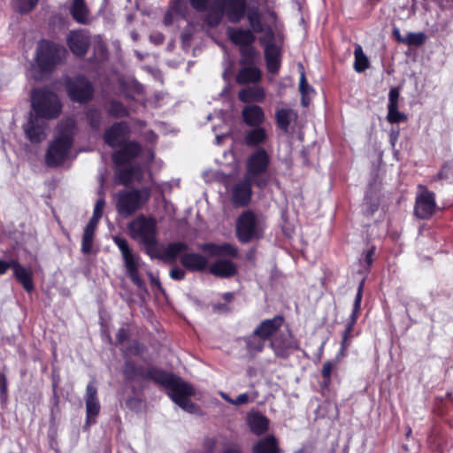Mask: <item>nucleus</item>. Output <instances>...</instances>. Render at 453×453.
<instances>
[{
  "label": "nucleus",
  "instance_id": "f257e3e1",
  "mask_svg": "<svg viewBox=\"0 0 453 453\" xmlns=\"http://www.w3.org/2000/svg\"><path fill=\"white\" fill-rule=\"evenodd\" d=\"M247 19L252 30L229 28L227 30L229 38L234 43L242 47V55L249 61L258 55L257 50L251 47L256 40L254 33H261L259 42L264 46L267 70L272 73H278L280 67L282 39L273 32V26L276 22L275 13L269 12L268 19L265 20L258 10L253 8L248 11Z\"/></svg>",
  "mask_w": 453,
  "mask_h": 453
},
{
  "label": "nucleus",
  "instance_id": "f03ea898",
  "mask_svg": "<svg viewBox=\"0 0 453 453\" xmlns=\"http://www.w3.org/2000/svg\"><path fill=\"white\" fill-rule=\"evenodd\" d=\"M31 111L24 127L27 137L31 142H41L47 136L46 120L57 118L61 111L58 96L44 88L34 89L31 94Z\"/></svg>",
  "mask_w": 453,
  "mask_h": 453
},
{
  "label": "nucleus",
  "instance_id": "7ed1b4c3",
  "mask_svg": "<svg viewBox=\"0 0 453 453\" xmlns=\"http://www.w3.org/2000/svg\"><path fill=\"white\" fill-rule=\"evenodd\" d=\"M150 375L155 381L166 388L168 395L182 410L189 413L196 411V407L189 399L191 395H195V389L190 384L180 377L160 370H153Z\"/></svg>",
  "mask_w": 453,
  "mask_h": 453
},
{
  "label": "nucleus",
  "instance_id": "20e7f679",
  "mask_svg": "<svg viewBox=\"0 0 453 453\" xmlns=\"http://www.w3.org/2000/svg\"><path fill=\"white\" fill-rule=\"evenodd\" d=\"M129 130L125 123H117L104 133L105 143L111 147H121V150L113 155L114 161L120 165L134 157L141 150L136 142H127Z\"/></svg>",
  "mask_w": 453,
  "mask_h": 453
},
{
  "label": "nucleus",
  "instance_id": "39448f33",
  "mask_svg": "<svg viewBox=\"0 0 453 453\" xmlns=\"http://www.w3.org/2000/svg\"><path fill=\"white\" fill-rule=\"evenodd\" d=\"M74 129L73 119H67L59 126V134L50 145L46 161L49 165H58L69 157Z\"/></svg>",
  "mask_w": 453,
  "mask_h": 453
},
{
  "label": "nucleus",
  "instance_id": "423d86ee",
  "mask_svg": "<svg viewBox=\"0 0 453 453\" xmlns=\"http://www.w3.org/2000/svg\"><path fill=\"white\" fill-rule=\"evenodd\" d=\"M203 251L211 257H216L218 259L211 265L210 272L219 277H230L236 273V267L229 259L224 257H234L237 254L236 249L230 244H206L203 248Z\"/></svg>",
  "mask_w": 453,
  "mask_h": 453
},
{
  "label": "nucleus",
  "instance_id": "0eeeda50",
  "mask_svg": "<svg viewBox=\"0 0 453 453\" xmlns=\"http://www.w3.org/2000/svg\"><path fill=\"white\" fill-rule=\"evenodd\" d=\"M270 163V155L262 148L257 149L247 157L245 175L259 188H265L269 183L270 179L266 173Z\"/></svg>",
  "mask_w": 453,
  "mask_h": 453
},
{
  "label": "nucleus",
  "instance_id": "6e6552de",
  "mask_svg": "<svg viewBox=\"0 0 453 453\" xmlns=\"http://www.w3.org/2000/svg\"><path fill=\"white\" fill-rule=\"evenodd\" d=\"M247 9L246 0H215L216 12H211L207 17V23L211 26H217L226 14L231 22H239L245 15Z\"/></svg>",
  "mask_w": 453,
  "mask_h": 453
},
{
  "label": "nucleus",
  "instance_id": "1a4fd4ad",
  "mask_svg": "<svg viewBox=\"0 0 453 453\" xmlns=\"http://www.w3.org/2000/svg\"><path fill=\"white\" fill-rule=\"evenodd\" d=\"M127 231L132 239L147 246L156 243V221L151 218L137 217L128 224Z\"/></svg>",
  "mask_w": 453,
  "mask_h": 453
},
{
  "label": "nucleus",
  "instance_id": "9d476101",
  "mask_svg": "<svg viewBox=\"0 0 453 453\" xmlns=\"http://www.w3.org/2000/svg\"><path fill=\"white\" fill-rule=\"evenodd\" d=\"M65 54L66 50L63 46L42 41L37 47L36 63L42 71H50Z\"/></svg>",
  "mask_w": 453,
  "mask_h": 453
},
{
  "label": "nucleus",
  "instance_id": "9b49d317",
  "mask_svg": "<svg viewBox=\"0 0 453 453\" xmlns=\"http://www.w3.org/2000/svg\"><path fill=\"white\" fill-rule=\"evenodd\" d=\"M148 198V191L123 190L117 194L116 209L121 216L128 217L140 209Z\"/></svg>",
  "mask_w": 453,
  "mask_h": 453
},
{
  "label": "nucleus",
  "instance_id": "f8f14e48",
  "mask_svg": "<svg viewBox=\"0 0 453 453\" xmlns=\"http://www.w3.org/2000/svg\"><path fill=\"white\" fill-rule=\"evenodd\" d=\"M113 242L121 252L127 272L132 281L137 286H141L142 280L139 276V270L142 267L143 264L140 257L132 253L128 247L127 242L124 238L120 236H114Z\"/></svg>",
  "mask_w": 453,
  "mask_h": 453
},
{
  "label": "nucleus",
  "instance_id": "ddd939ff",
  "mask_svg": "<svg viewBox=\"0 0 453 453\" xmlns=\"http://www.w3.org/2000/svg\"><path fill=\"white\" fill-rule=\"evenodd\" d=\"M236 230L240 241L247 242L261 235L263 225L252 212L245 211L237 221Z\"/></svg>",
  "mask_w": 453,
  "mask_h": 453
},
{
  "label": "nucleus",
  "instance_id": "4468645a",
  "mask_svg": "<svg viewBox=\"0 0 453 453\" xmlns=\"http://www.w3.org/2000/svg\"><path fill=\"white\" fill-rule=\"evenodd\" d=\"M104 204L105 202L104 198H100L96 201V203L94 208L93 216L84 229L81 242V251L85 254H88L92 250L95 231L97 226V223L102 217Z\"/></svg>",
  "mask_w": 453,
  "mask_h": 453
},
{
  "label": "nucleus",
  "instance_id": "2eb2a0df",
  "mask_svg": "<svg viewBox=\"0 0 453 453\" xmlns=\"http://www.w3.org/2000/svg\"><path fill=\"white\" fill-rule=\"evenodd\" d=\"M435 210L434 193L428 191L425 187L418 186V192L416 197L415 214L422 219L432 216Z\"/></svg>",
  "mask_w": 453,
  "mask_h": 453
},
{
  "label": "nucleus",
  "instance_id": "dca6fc26",
  "mask_svg": "<svg viewBox=\"0 0 453 453\" xmlns=\"http://www.w3.org/2000/svg\"><path fill=\"white\" fill-rule=\"evenodd\" d=\"M66 87L68 95L73 101L82 103L92 96V87L90 83L82 77L68 81Z\"/></svg>",
  "mask_w": 453,
  "mask_h": 453
},
{
  "label": "nucleus",
  "instance_id": "f3484780",
  "mask_svg": "<svg viewBox=\"0 0 453 453\" xmlns=\"http://www.w3.org/2000/svg\"><path fill=\"white\" fill-rule=\"evenodd\" d=\"M399 89L392 88L388 93V113L386 117L387 120L391 124L406 122L408 119L407 115L399 111Z\"/></svg>",
  "mask_w": 453,
  "mask_h": 453
},
{
  "label": "nucleus",
  "instance_id": "a211bd4d",
  "mask_svg": "<svg viewBox=\"0 0 453 453\" xmlns=\"http://www.w3.org/2000/svg\"><path fill=\"white\" fill-rule=\"evenodd\" d=\"M251 183H253L252 180L248 179L245 175L242 180L234 184L232 189V198L235 204L243 206L249 203L252 195Z\"/></svg>",
  "mask_w": 453,
  "mask_h": 453
},
{
  "label": "nucleus",
  "instance_id": "6ab92c4d",
  "mask_svg": "<svg viewBox=\"0 0 453 453\" xmlns=\"http://www.w3.org/2000/svg\"><path fill=\"white\" fill-rule=\"evenodd\" d=\"M271 347L276 356L286 357L292 350L298 349V342L290 334H288L285 336L275 337L271 342Z\"/></svg>",
  "mask_w": 453,
  "mask_h": 453
},
{
  "label": "nucleus",
  "instance_id": "aec40b11",
  "mask_svg": "<svg viewBox=\"0 0 453 453\" xmlns=\"http://www.w3.org/2000/svg\"><path fill=\"white\" fill-rule=\"evenodd\" d=\"M67 44L73 54L83 56L88 48L89 37L83 30L72 31L67 36Z\"/></svg>",
  "mask_w": 453,
  "mask_h": 453
},
{
  "label": "nucleus",
  "instance_id": "412c9836",
  "mask_svg": "<svg viewBox=\"0 0 453 453\" xmlns=\"http://www.w3.org/2000/svg\"><path fill=\"white\" fill-rule=\"evenodd\" d=\"M97 389L93 383H88L86 388V412H87V424L95 422L96 417L100 411V404L96 397Z\"/></svg>",
  "mask_w": 453,
  "mask_h": 453
},
{
  "label": "nucleus",
  "instance_id": "4be33fe9",
  "mask_svg": "<svg viewBox=\"0 0 453 453\" xmlns=\"http://www.w3.org/2000/svg\"><path fill=\"white\" fill-rule=\"evenodd\" d=\"M283 319L281 317H274L271 319H265L254 330L255 336L262 339H268L273 335L282 326Z\"/></svg>",
  "mask_w": 453,
  "mask_h": 453
},
{
  "label": "nucleus",
  "instance_id": "5701e85b",
  "mask_svg": "<svg viewBox=\"0 0 453 453\" xmlns=\"http://www.w3.org/2000/svg\"><path fill=\"white\" fill-rule=\"evenodd\" d=\"M12 271L15 278L22 285L24 289L27 292H31L34 289L32 271L24 267L16 260H12Z\"/></svg>",
  "mask_w": 453,
  "mask_h": 453
},
{
  "label": "nucleus",
  "instance_id": "b1692460",
  "mask_svg": "<svg viewBox=\"0 0 453 453\" xmlns=\"http://www.w3.org/2000/svg\"><path fill=\"white\" fill-rule=\"evenodd\" d=\"M247 425L253 434L260 435L268 430L269 419L261 413L250 412L247 415Z\"/></svg>",
  "mask_w": 453,
  "mask_h": 453
},
{
  "label": "nucleus",
  "instance_id": "393cba45",
  "mask_svg": "<svg viewBox=\"0 0 453 453\" xmlns=\"http://www.w3.org/2000/svg\"><path fill=\"white\" fill-rule=\"evenodd\" d=\"M70 12L78 23L87 24L90 21V12L84 0H72Z\"/></svg>",
  "mask_w": 453,
  "mask_h": 453
},
{
  "label": "nucleus",
  "instance_id": "a878e982",
  "mask_svg": "<svg viewBox=\"0 0 453 453\" xmlns=\"http://www.w3.org/2000/svg\"><path fill=\"white\" fill-rule=\"evenodd\" d=\"M242 118L247 125L257 127L264 122L265 114L260 106L253 104L243 108Z\"/></svg>",
  "mask_w": 453,
  "mask_h": 453
},
{
  "label": "nucleus",
  "instance_id": "bb28decb",
  "mask_svg": "<svg viewBox=\"0 0 453 453\" xmlns=\"http://www.w3.org/2000/svg\"><path fill=\"white\" fill-rule=\"evenodd\" d=\"M253 453H279L278 441L273 435L257 441L252 448Z\"/></svg>",
  "mask_w": 453,
  "mask_h": 453
},
{
  "label": "nucleus",
  "instance_id": "cd10ccee",
  "mask_svg": "<svg viewBox=\"0 0 453 453\" xmlns=\"http://www.w3.org/2000/svg\"><path fill=\"white\" fill-rule=\"evenodd\" d=\"M180 261L186 268L191 271L203 270L208 264L204 257L195 253L182 255Z\"/></svg>",
  "mask_w": 453,
  "mask_h": 453
},
{
  "label": "nucleus",
  "instance_id": "c85d7f7f",
  "mask_svg": "<svg viewBox=\"0 0 453 453\" xmlns=\"http://www.w3.org/2000/svg\"><path fill=\"white\" fill-rule=\"evenodd\" d=\"M275 118L278 127L280 129L287 131L288 126L296 120L297 114L290 108H277Z\"/></svg>",
  "mask_w": 453,
  "mask_h": 453
},
{
  "label": "nucleus",
  "instance_id": "c756f323",
  "mask_svg": "<svg viewBox=\"0 0 453 453\" xmlns=\"http://www.w3.org/2000/svg\"><path fill=\"white\" fill-rule=\"evenodd\" d=\"M238 96L243 103L262 102L265 97V91L261 87H250L242 89Z\"/></svg>",
  "mask_w": 453,
  "mask_h": 453
},
{
  "label": "nucleus",
  "instance_id": "7c9ffc66",
  "mask_svg": "<svg viewBox=\"0 0 453 453\" xmlns=\"http://www.w3.org/2000/svg\"><path fill=\"white\" fill-rule=\"evenodd\" d=\"M261 72L257 67L247 66L239 71L236 81L240 84L256 83L261 80Z\"/></svg>",
  "mask_w": 453,
  "mask_h": 453
},
{
  "label": "nucleus",
  "instance_id": "2f4dec72",
  "mask_svg": "<svg viewBox=\"0 0 453 453\" xmlns=\"http://www.w3.org/2000/svg\"><path fill=\"white\" fill-rule=\"evenodd\" d=\"M267 140V134L264 127H257L249 131L246 134V142L249 145L265 143Z\"/></svg>",
  "mask_w": 453,
  "mask_h": 453
},
{
  "label": "nucleus",
  "instance_id": "473e14b6",
  "mask_svg": "<svg viewBox=\"0 0 453 453\" xmlns=\"http://www.w3.org/2000/svg\"><path fill=\"white\" fill-rule=\"evenodd\" d=\"M187 250V246L183 242H173L167 245L162 253L165 259H175L178 256L181 255Z\"/></svg>",
  "mask_w": 453,
  "mask_h": 453
},
{
  "label": "nucleus",
  "instance_id": "72a5a7b5",
  "mask_svg": "<svg viewBox=\"0 0 453 453\" xmlns=\"http://www.w3.org/2000/svg\"><path fill=\"white\" fill-rule=\"evenodd\" d=\"M299 90L302 94V104L307 106L310 104L311 96L313 94V89L308 84L303 72L301 73Z\"/></svg>",
  "mask_w": 453,
  "mask_h": 453
},
{
  "label": "nucleus",
  "instance_id": "f704fd0d",
  "mask_svg": "<svg viewBox=\"0 0 453 453\" xmlns=\"http://www.w3.org/2000/svg\"><path fill=\"white\" fill-rule=\"evenodd\" d=\"M354 68L357 73L365 71L368 67V59L360 45H357L354 50Z\"/></svg>",
  "mask_w": 453,
  "mask_h": 453
},
{
  "label": "nucleus",
  "instance_id": "c9c22d12",
  "mask_svg": "<svg viewBox=\"0 0 453 453\" xmlns=\"http://www.w3.org/2000/svg\"><path fill=\"white\" fill-rule=\"evenodd\" d=\"M426 35L423 32L408 33L404 36V39L402 40V42L407 45L420 46L426 42Z\"/></svg>",
  "mask_w": 453,
  "mask_h": 453
},
{
  "label": "nucleus",
  "instance_id": "e433bc0d",
  "mask_svg": "<svg viewBox=\"0 0 453 453\" xmlns=\"http://www.w3.org/2000/svg\"><path fill=\"white\" fill-rule=\"evenodd\" d=\"M265 339L255 336L254 332L253 335L249 338L247 342L249 351L254 354L261 352L265 347Z\"/></svg>",
  "mask_w": 453,
  "mask_h": 453
},
{
  "label": "nucleus",
  "instance_id": "4c0bfd02",
  "mask_svg": "<svg viewBox=\"0 0 453 453\" xmlns=\"http://www.w3.org/2000/svg\"><path fill=\"white\" fill-rule=\"evenodd\" d=\"M352 324H348V326L346 328V330L344 331L343 333V335H342V347H341V350L339 351V353L336 355L335 357V360L336 361V364L338 363V361L343 357L345 356V350L348 347V343H347V339H348V336L349 334V333L351 332L352 330Z\"/></svg>",
  "mask_w": 453,
  "mask_h": 453
},
{
  "label": "nucleus",
  "instance_id": "58836bf2",
  "mask_svg": "<svg viewBox=\"0 0 453 453\" xmlns=\"http://www.w3.org/2000/svg\"><path fill=\"white\" fill-rule=\"evenodd\" d=\"M38 0H15L16 8L21 12H30L36 4Z\"/></svg>",
  "mask_w": 453,
  "mask_h": 453
},
{
  "label": "nucleus",
  "instance_id": "ea45409f",
  "mask_svg": "<svg viewBox=\"0 0 453 453\" xmlns=\"http://www.w3.org/2000/svg\"><path fill=\"white\" fill-rule=\"evenodd\" d=\"M190 4L197 11H203L208 7L211 10L215 8V0H190Z\"/></svg>",
  "mask_w": 453,
  "mask_h": 453
},
{
  "label": "nucleus",
  "instance_id": "a19ab883",
  "mask_svg": "<svg viewBox=\"0 0 453 453\" xmlns=\"http://www.w3.org/2000/svg\"><path fill=\"white\" fill-rule=\"evenodd\" d=\"M110 113L114 117H123L127 114L126 108L118 102H111L109 107Z\"/></svg>",
  "mask_w": 453,
  "mask_h": 453
},
{
  "label": "nucleus",
  "instance_id": "79ce46f5",
  "mask_svg": "<svg viewBox=\"0 0 453 453\" xmlns=\"http://www.w3.org/2000/svg\"><path fill=\"white\" fill-rule=\"evenodd\" d=\"M141 173L139 169L132 168L127 172V173H123L120 176V180L123 183H127L134 180H140Z\"/></svg>",
  "mask_w": 453,
  "mask_h": 453
},
{
  "label": "nucleus",
  "instance_id": "37998d69",
  "mask_svg": "<svg viewBox=\"0 0 453 453\" xmlns=\"http://www.w3.org/2000/svg\"><path fill=\"white\" fill-rule=\"evenodd\" d=\"M361 298H362V288H361V287H359L358 291L356 296V298H355V302H354V308H353V311L351 314V319H350V322L349 323V324H352V326L356 323L357 314L360 309Z\"/></svg>",
  "mask_w": 453,
  "mask_h": 453
},
{
  "label": "nucleus",
  "instance_id": "c03bdc74",
  "mask_svg": "<svg viewBox=\"0 0 453 453\" xmlns=\"http://www.w3.org/2000/svg\"><path fill=\"white\" fill-rule=\"evenodd\" d=\"M337 365L336 361H326L323 365L322 376L327 381L330 380L333 369Z\"/></svg>",
  "mask_w": 453,
  "mask_h": 453
},
{
  "label": "nucleus",
  "instance_id": "a18cd8bd",
  "mask_svg": "<svg viewBox=\"0 0 453 453\" xmlns=\"http://www.w3.org/2000/svg\"><path fill=\"white\" fill-rule=\"evenodd\" d=\"M185 5L186 4L182 0H175L171 6V10L178 14L184 15L183 8Z\"/></svg>",
  "mask_w": 453,
  "mask_h": 453
},
{
  "label": "nucleus",
  "instance_id": "49530a36",
  "mask_svg": "<svg viewBox=\"0 0 453 453\" xmlns=\"http://www.w3.org/2000/svg\"><path fill=\"white\" fill-rule=\"evenodd\" d=\"M250 400V395L247 393H243L238 395L235 399H234V405H243L248 403Z\"/></svg>",
  "mask_w": 453,
  "mask_h": 453
},
{
  "label": "nucleus",
  "instance_id": "de8ad7c7",
  "mask_svg": "<svg viewBox=\"0 0 453 453\" xmlns=\"http://www.w3.org/2000/svg\"><path fill=\"white\" fill-rule=\"evenodd\" d=\"M170 276L173 280H182L185 276V273L180 268H173L170 272Z\"/></svg>",
  "mask_w": 453,
  "mask_h": 453
},
{
  "label": "nucleus",
  "instance_id": "09e8293b",
  "mask_svg": "<svg viewBox=\"0 0 453 453\" xmlns=\"http://www.w3.org/2000/svg\"><path fill=\"white\" fill-rule=\"evenodd\" d=\"M9 268L12 269V260L9 262L0 260V275L4 274Z\"/></svg>",
  "mask_w": 453,
  "mask_h": 453
},
{
  "label": "nucleus",
  "instance_id": "8fccbe9b",
  "mask_svg": "<svg viewBox=\"0 0 453 453\" xmlns=\"http://www.w3.org/2000/svg\"><path fill=\"white\" fill-rule=\"evenodd\" d=\"M399 136V131L397 130H391L389 137H390V142L391 145L394 147L395 145V142Z\"/></svg>",
  "mask_w": 453,
  "mask_h": 453
},
{
  "label": "nucleus",
  "instance_id": "3c124183",
  "mask_svg": "<svg viewBox=\"0 0 453 453\" xmlns=\"http://www.w3.org/2000/svg\"><path fill=\"white\" fill-rule=\"evenodd\" d=\"M214 177H215V173L211 171L203 173V178H204L205 181H207V182L212 180L214 179Z\"/></svg>",
  "mask_w": 453,
  "mask_h": 453
},
{
  "label": "nucleus",
  "instance_id": "603ef678",
  "mask_svg": "<svg viewBox=\"0 0 453 453\" xmlns=\"http://www.w3.org/2000/svg\"><path fill=\"white\" fill-rule=\"evenodd\" d=\"M150 39L154 41L156 43H161L164 41V37L161 34L151 35Z\"/></svg>",
  "mask_w": 453,
  "mask_h": 453
},
{
  "label": "nucleus",
  "instance_id": "864d4df0",
  "mask_svg": "<svg viewBox=\"0 0 453 453\" xmlns=\"http://www.w3.org/2000/svg\"><path fill=\"white\" fill-rule=\"evenodd\" d=\"M393 34L398 42H402V40L404 39V36L401 35L399 29L396 27L394 28Z\"/></svg>",
  "mask_w": 453,
  "mask_h": 453
},
{
  "label": "nucleus",
  "instance_id": "5fc2aeb1",
  "mask_svg": "<svg viewBox=\"0 0 453 453\" xmlns=\"http://www.w3.org/2000/svg\"><path fill=\"white\" fill-rule=\"evenodd\" d=\"M219 395H221V397L226 400L227 403H231V404H234V399H232L231 397H229L226 393L224 392H219Z\"/></svg>",
  "mask_w": 453,
  "mask_h": 453
},
{
  "label": "nucleus",
  "instance_id": "6e6d98bb",
  "mask_svg": "<svg viewBox=\"0 0 453 453\" xmlns=\"http://www.w3.org/2000/svg\"><path fill=\"white\" fill-rule=\"evenodd\" d=\"M96 116H97V112L96 111H92L89 114V117L91 118V124L94 127H96L98 125V122H96V120L94 119V117H96Z\"/></svg>",
  "mask_w": 453,
  "mask_h": 453
},
{
  "label": "nucleus",
  "instance_id": "4d7b16f0",
  "mask_svg": "<svg viewBox=\"0 0 453 453\" xmlns=\"http://www.w3.org/2000/svg\"><path fill=\"white\" fill-rule=\"evenodd\" d=\"M372 253H373V250H370V251L368 252V254H367V256H366V262H367V264H368V265H370V264H371V262H372V261H371V256H372Z\"/></svg>",
  "mask_w": 453,
  "mask_h": 453
},
{
  "label": "nucleus",
  "instance_id": "13d9d810",
  "mask_svg": "<svg viewBox=\"0 0 453 453\" xmlns=\"http://www.w3.org/2000/svg\"><path fill=\"white\" fill-rule=\"evenodd\" d=\"M225 137V134H222V135H219V134H216V141H217V143L218 144H220L221 143V141L222 139Z\"/></svg>",
  "mask_w": 453,
  "mask_h": 453
},
{
  "label": "nucleus",
  "instance_id": "bf43d9fd",
  "mask_svg": "<svg viewBox=\"0 0 453 453\" xmlns=\"http://www.w3.org/2000/svg\"><path fill=\"white\" fill-rule=\"evenodd\" d=\"M124 330H120L118 334V337L119 341H122L124 339Z\"/></svg>",
  "mask_w": 453,
  "mask_h": 453
},
{
  "label": "nucleus",
  "instance_id": "052dcab7",
  "mask_svg": "<svg viewBox=\"0 0 453 453\" xmlns=\"http://www.w3.org/2000/svg\"><path fill=\"white\" fill-rule=\"evenodd\" d=\"M225 453H241V452L236 449H228L227 450H226Z\"/></svg>",
  "mask_w": 453,
  "mask_h": 453
},
{
  "label": "nucleus",
  "instance_id": "680f3d73",
  "mask_svg": "<svg viewBox=\"0 0 453 453\" xmlns=\"http://www.w3.org/2000/svg\"><path fill=\"white\" fill-rule=\"evenodd\" d=\"M224 297H225V299H226V301H230V300H231V298H232V294H231V293H226V294L224 295Z\"/></svg>",
  "mask_w": 453,
  "mask_h": 453
},
{
  "label": "nucleus",
  "instance_id": "e2e57ef3",
  "mask_svg": "<svg viewBox=\"0 0 453 453\" xmlns=\"http://www.w3.org/2000/svg\"><path fill=\"white\" fill-rule=\"evenodd\" d=\"M4 390H5L4 386H2V387H1V391H2V392H4Z\"/></svg>",
  "mask_w": 453,
  "mask_h": 453
},
{
  "label": "nucleus",
  "instance_id": "0e129e2a",
  "mask_svg": "<svg viewBox=\"0 0 453 453\" xmlns=\"http://www.w3.org/2000/svg\"><path fill=\"white\" fill-rule=\"evenodd\" d=\"M132 36H133L134 40H136V35L133 34Z\"/></svg>",
  "mask_w": 453,
  "mask_h": 453
}]
</instances>
